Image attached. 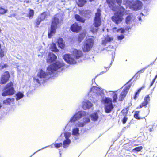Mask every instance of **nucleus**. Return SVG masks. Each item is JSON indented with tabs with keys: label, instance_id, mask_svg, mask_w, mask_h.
<instances>
[{
	"label": "nucleus",
	"instance_id": "1a4fd4ad",
	"mask_svg": "<svg viewBox=\"0 0 157 157\" xmlns=\"http://www.w3.org/2000/svg\"><path fill=\"white\" fill-rule=\"evenodd\" d=\"M102 101L105 104V112L107 113L111 112L113 108L111 99L109 98H105L103 99Z\"/></svg>",
	"mask_w": 157,
	"mask_h": 157
},
{
	"label": "nucleus",
	"instance_id": "f8f14e48",
	"mask_svg": "<svg viewBox=\"0 0 157 157\" xmlns=\"http://www.w3.org/2000/svg\"><path fill=\"white\" fill-rule=\"evenodd\" d=\"M63 134H64L65 139L63 141V147L64 148H67L68 147L71 142V140L69 139L71 136V133L70 132H65L62 133L61 136Z\"/></svg>",
	"mask_w": 157,
	"mask_h": 157
},
{
	"label": "nucleus",
	"instance_id": "c85d7f7f",
	"mask_svg": "<svg viewBox=\"0 0 157 157\" xmlns=\"http://www.w3.org/2000/svg\"><path fill=\"white\" fill-rule=\"evenodd\" d=\"M85 34L84 33H80L78 37V41L81 42L85 36Z\"/></svg>",
	"mask_w": 157,
	"mask_h": 157
},
{
	"label": "nucleus",
	"instance_id": "37998d69",
	"mask_svg": "<svg viewBox=\"0 0 157 157\" xmlns=\"http://www.w3.org/2000/svg\"><path fill=\"white\" fill-rule=\"evenodd\" d=\"M84 13L86 14V15H89L90 16L91 14V12L90 10H87L84 11Z\"/></svg>",
	"mask_w": 157,
	"mask_h": 157
},
{
	"label": "nucleus",
	"instance_id": "5701e85b",
	"mask_svg": "<svg viewBox=\"0 0 157 157\" xmlns=\"http://www.w3.org/2000/svg\"><path fill=\"white\" fill-rule=\"evenodd\" d=\"M58 44L59 47L61 49H63L65 47V44L63 39L59 38L58 40Z\"/></svg>",
	"mask_w": 157,
	"mask_h": 157
},
{
	"label": "nucleus",
	"instance_id": "e433bc0d",
	"mask_svg": "<svg viewBox=\"0 0 157 157\" xmlns=\"http://www.w3.org/2000/svg\"><path fill=\"white\" fill-rule=\"evenodd\" d=\"M132 1H131L129 0H124V4L128 5L129 7L131 6V3H132Z\"/></svg>",
	"mask_w": 157,
	"mask_h": 157
},
{
	"label": "nucleus",
	"instance_id": "a211bd4d",
	"mask_svg": "<svg viewBox=\"0 0 157 157\" xmlns=\"http://www.w3.org/2000/svg\"><path fill=\"white\" fill-rule=\"evenodd\" d=\"M81 27L76 23L72 24L71 27V30L74 32H78L81 30Z\"/></svg>",
	"mask_w": 157,
	"mask_h": 157
},
{
	"label": "nucleus",
	"instance_id": "cd10ccee",
	"mask_svg": "<svg viewBox=\"0 0 157 157\" xmlns=\"http://www.w3.org/2000/svg\"><path fill=\"white\" fill-rule=\"evenodd\" d=\"M14 100V98H8L4 100L3 102L5 104H10L11 102H13Z\"/></svg>",
	"mask_w": 157,
	"mask_h": 157
},
{
	"label": "nucleus",
	"instance_id": "f704fd0d",
	"mask_svg": "<svg viewBox=\"0 0 157 157\" xmlns=\"http://www.w3.org/2000/svg\"><path fill=\"white\" fill-rule=\"evenodd\" d=\"M140 74L138 72L136 74L134 75V76L133 77V78H132L128 82V83L129 82L132 80V79L133 78L134 79V80H136L137 79H138L140 77Z\"/></svg>",
	"mask_w": 157,
	"mask_h": 157
},
{
	"label": "nucleus",
	"instance_id": "7c9ffc66",
	"mask_svg": "<svg viewBox=\"0 0 157 157\" xmlns=\"http://www.w3.org/2000/svg\"><path fill=\"white\" fill-rule=\"evenodd\" d=\"M51 50L52 51L57 52L58 51L56 44H52L51 45Z\"/></svg>",
	"mask_w": 157,
	"mask_h": 157
},
{
	"label": "nucleus",
	"instance_id": "bb28decb",
	"mask_svg": "<svg viewBox=\"0 0 157 157\" xmlns=\"http://www.w3.org/2000/svg\"><path fill=\"white\" fill-rule=\"evenodd\" d=\"M86 2V0H78V2L77 4L79 7H82Z\"/></svg>",
	"mask_w": 157,
	"mask_h": 157
},
{
	"label": "nucleus",
	"instance_id": "49530a36",
	"mask_svg": "<svg viewBox=\"0 0 157 157\" xmlns=\"http://www.w3.org/2000/svg\"><path fill=\"white\" fill-rule=\"evenodd\" d=\"M128 118L126 117L125 116H125L124 117V118H123L122 120V122L124 124L126 123L127 120Z\"/></svg>",
	"mask_w": 157,
	"mask_h": 157
},
{
	"label": "nucleus",
	"instance_id": "4468645a",
	"mask_svg": "<svg viewBox=\"0 0 157 157\" xmlns=\"http://www.w3.org/2000/svg\"><path fill=\"white\" fill-rule=\"evenodd\" d=\"M128 83L126 84L124 86V88L120 96L119 100L120 101H122L124 99L130 88L131 85H128Z\"/></svg>",
	"mask_w": 157,
	"mask_h": 157
},
{
	"label": "nucleus",
	"instance_id": "58836bf2",
	"mask_svg": "<svg viewBox=\"0 0 157 157\" xmlns=\"http://www.w3.org/2000/svg\"><path fill=\"white\" fill-rule=\"evenodd\" d=\"M139 112L136 111L135 112L134 114V117L135 118L137 119H140L141 118L139 117Z\"/></svg>",
	"mask_w": 157,
	"mask_h": 157
},
{
	"label": "nucleus",
	"instance_id": "412c9836",
	"mask_svg": "<svg viewBox=\"0 0 157 157\" xmlns=\"http://www.w3.org/2000/svg\"><path fill=\"white\" fill-rule=\"evenodd\" d=\"M113 38L110 37L109 36H107L105 38V40H102V45H105L108 43L112 41Z\"/></svg>",
	"mask_w": 157,
	"mask_h": 157
},
{
	"label": "nucleus",
	"instance_id": "473e14b6",
	"mask_svg": "<svg viewBox=\"0 0 157 157\" xmlns=\"http://www.w3.org/2000/svg\"><path fill=\"white\" fill-rule=\"evenodd\" d=\"M7 9H4L2 7H0V14L2 15L4 14L7 13Z\"/></svg>",
	"mask_w": 157,
	"mask_h": 157
},
{
	"label": "nucleus",
	"instance_id": "9b49d317",
	"mask_svg": "<svg viewBox=\"0 0 157 157\" xmlns=\"http://www.w3.org/2000/svg\"><path fill=\"white\" fill-rule=\"evenodd\" d=\"M101 10L100 9H97V12L95 13L93 23L94 25L96 27L99 26L101 24Z\"/></svg>",
	"mask_w": 157,
	"mask_h": 157
},
{
	"label": "nucleus",
	"instance_id": "ddd939ff",
	"mask_svg": "<svg viewBox=\"0 0 157 157\" xmlns=\"http://www.w3.org/2000/svg\"><path fill=\"white\" fill-rule=\"evenodd\" d=\"M142 5V2L140 1L136 0L135 1H133L130 8L132 9L135 10H138L141 8Z\"/></svg>",
	"mask_w": 157,
	"mask_h": 157
},
{
	"label": "nucleus",
	"instance_id": "de8ad7c7",
	"mask_svg": "<svg viewBox=\"0 0 157 157\" xmlns=\"http://www.w3.org/2000/svg\"><path fill=\"white\" fill-rule=\"evenodd\" d=\"M147 68V67H145L144 68L140 70L138 72L140 74L141 73H143L144 71L146 69V68Z\"/></svg>",
	"mask_w": 157,
	"mask_h": 157
},
{
	"label": "nucleus",
	"instance_id": "f03ea898",
	"mask_svg": "<svg viewBox=\"0 0 157 157\" xmlns=\"http://www.w3.org/2000/svg\"><path fill=\"white\" fill-rule=\"evenodd\" d=\"M73 54L70 55L66 54L63 56L64 60L70 64H75L76 63V59L81 57L82 55V52L76 49H74Z\"/></svg>",
	"mask_w": 157,
	"mask_h": 157
},
{
	"label": "nucleus",
	"instance_id": "c756f323",
	"mask_svg": "<svg viewBox=\"0 0 157 157\" xmlns=\"http://www.w3.org/2000/svg\"><path fill=\"white\" fill-rule=\"evenodd\" d=\"M117 91H116L117 92ZM113 102H116L117 98V95L116 93V92H113Z\"/></svg>",
	"mask_w": 157,
	"mask_h": 157
},
{
	"label": "nucleus",
	"instance_id": "72a5a7b5",
	"mask_svg": "<svg viewBox=\"0 0 157 157\" xmlns=\"http://www.w3.org/2000/svg\"><path fill=\"white\" fill-rule=\"evenodd\" d=\"M142 89V88H140L135 93V96L134 97V98L135 100H136L137 98V97L138 96L139 94L141 91Z\"/></svg>",
	"mask_w": 157,
	"mask_h": 157
},
{
	"label": "nucleus",
	"instance_id": "aec40b11",
	"mask_svg": "<svg viewBox=\"0 0 157 157\" xmlns=\"http://www.w3.org/2000/svg\"><path fill=\"white\" fill-rule=\"evenodd\" d=\"M150 101V97L149 95L146 96L144 98V101L140 105V108H142L143 107L145 106L148 103V102Z\"/></svg>",
	"mask_w": 157,
	"mask_h": 157
},
{
	"label": "nucleus",
	"instance_id": "052dcab7",
	"mask_svg": "<svg viewBox=\"0 0 157 157\" xmlns=\"http://www.w3.org/2000/svg\"><path fill=\"white\" fill-rule=\"evenodd\" d=\"M140 15H142V16H143V15H144L143 14V13H141L140 14Z\"/></svg>",
	"mask_w": 157,
	"mask_h": 157
},
{
	"label": "nucleus",
	"instance_id": "a19ab883",
	"mask_svg": "<svg viewBox=\"0 0 157 157\" xmlns=\"http://www.w3.org/2000/svg\"><path fill=\"white\" fill-rule=\"evenodd\" d=\"M42 21V20L39 17L36 20V25L37 27Z\"/></svg>",
	"mask_w": 157,
	"mask_h": 157
},
{
	"label": "nucleus",
	"instance_id": "9d476101",
	"mask_svg": "<svg viewBox=\"0 0 157 157\" xmlns=\"http://www.w3.org/2000/svg\"><path fill=\"white\" fill-rule=\"evenodd\" d=\"M94 43V39L88 38L86 39L84 44L83 49L84 52H88L92 47Z\"/></svg>",
	"mask_w": 157,
	"mask_h": 157
},
{
	"label": "nucleus",
	"instance_id": "a878e982",
	"mask_svg": "<svg viewBox=\"0 0 157 157\" xmlns=\"http://www.w3.org/2000/svg\"><path fill=\"white\" fill-rule=\"evenodd\" d=\"M75 17L77 21L82 23H84L85 21V19L81 17L79 15H75Z\"/></svg>",
	"mask_w": 157,
	"mask_h": 157
},
{
	"label": "nucleus",
	"instance_id": "7ed1b4c3",
	"mask_svg": "<svg viewBox=\"0 0 157 157\" xmlns=\"http://www.w3.org/2000/svg\"><path fill=\"white\" fill-rule=\"evenodd\" d=\"M116 2L119 6V10L115 13L114 16L111 17V20L113 22L117 24H118L121 23L123 19V17L125 9L123 6H120L122 3V0H116Z\"/></svg>",
	"mask_w": 157,
	"mask_h": 157
},
{
	"label": "nucleus",
	"instance_id": "dca6fc26",
	"mask_svg": "<svg viewBox=\"0 0 157 157\" xmlns=\"http://www.w3.org/2000/svg\"><path fill=\"white\" fill-rule=\"evenodd\" d=\"M82 104V107L84 110L89 109L92 108L93 109V104L88 100H86L84 101L83 102Z\"/></svg>",
	"mask_w": 157,
	"mask_h": 157
},
{
	"label": "nucleus",
	"instance_id": "c03bdc74",
	"mask_svg": "<svg viewBox=\"0 0 157 157\" xmlns=\"http://www.w3.org/2000/svg\"><path fill=\"white\" fill-rule=\"evenodd\" d=\"M63 145V144L62 143H56L54 145L55 147L56 148H59Z\"/></svg>",
	"mask_w": 157,
	"mask_h": 157
},
{
	"label": "nucleus",
	"instance_id": "20e7f679",
	"mask_svg": "<svg viewBox=\"0 0 157 157\" xmlns=\"http://www.w3.org/2000/svg\"><path fill=\"white\" fill-rule=\"evenodd\" d=\"M103 91L101 89L93 86L88 93L89 99L94 102L97 98H102L104 96Z\"/></svg>",
	"mask_w": 157,
	"mask_h": 157
},
{
	"label": "nucleus",
	"instance_id": "4c0bfd02",
	"mask_svg": "<svg viewBox=\"0 0 157 157\" xmlns=\"http://www.w3.org/2000/svg\"><path fill=\"white\" fill-rule=\"evenodd\" d=\"M114 57H113V54H112V60L111 61V63L110 64V66H109V67H105V69H108L107 70H106V71H105V72H104V71H102V72H101L100 73L101 74H103V73H104L105 72H106L107 71V70L109 69V68L110 67V66H111V65H112V62H113V60H114Z\"/></svg>",
	"mask_w": 157,
	"mask_h": 157
},
{
	"label": "nucleus",
	"instance_id": "5fc2aeb1",
	"mask_svg": "<svg viewBox=\"0 0 157 157\" xmlns=\"http://www.w3.org/2000/svg\"><path fill=\"white\" fill-rule=\"evenodd\" d=\"M138 18L139 21H141V17L138 16Z\"/></svg>",
	"mask_w": 157,
	"mask_h": 157
},
{
	"label": "nucleus",
	"instance_id": "0eeeda50",
	"mask_svg": "<svg viewBox=\"0 0 157 157\" xmlns=\"http://www.w3.org/2000/svg\"><path fill=\"white\" fill-rule=\"evenodd\" d=\"M90 118L88 117H85L82 120H81L77 122L75 124V126L76 127H75L72 129V134L73 135H79V128L77 127H83L87 123L90 122Z\"/></svg>",
	"mask_w": 157,
	"mask_h": 157
},
{
	"label": "nucleus",
	"instance_id": "09e8293b",
	"mask_svg": "<svg viewBox=\"0 0 157 157\" xmlns=\"http://www.w3.org/2000/svg\"><path fill=\"white\" fill-rule=\"evenodd\" d=\"M0 54L1 57H3L4 56V51L2 50H1L0 51Z\"/></svg>",
	"mask_w": 157,
	"mask_h": 157
},
{
	"label": "nucleus",
	"instance_id": "680f3d73",
	"mask_svg": "<svg viewBox=\"0 0 157 157\" xmlns=\"http://www.w3.org/2000/svg\"><path fill=\"white\" fill-rule=\"evenodd\" d=\"M90 1H94V0H90Z\"/></svg>",
	"mask_w": 157,
	"mask_h": 157
},
{
	"label": "nucleus",
	"instance_id": "bf43d9fd",
	"mask_svg": "<svg viewBox=\"0 0 157 157\" xmlns=\"http://www.w3.org/2000/svg\"><path fill=\"white\" fill-rule=\"evenodd\" d=\"M125 111V110H122V112L123 113H124Z\"/></svg>",
	"mask_w": 157,
	"mask_h": 157
},
{
	"label": "nucleus",
	"instance_id": "2f4dec72",
	"mask_svg": "<svg viewBox=\"0 0 157 157\" xmlns=\"http://www.w3.org/2000/svg\"><path fill=\"white\" fill-rule=\"evenodd\" d=\"M34 11L30 9V10L29 11V12L28 17H29V19H31L33 17V15H34Z\"/></svg>",
	"mask_w": 157,
	"mask_h": 157
},
{
	"label": "nucleus",
	"instance_id": "6e6552de",
	"mask_svg": "<svg viewBox=\"0 0 157 157\" xmlns=\"http://www.w3.org/2000/svg\"><path fill=\"white\" fill-rule=\"evenodd\" d=\"M2 95L5 96L12 95L14 94L15 90L13 87V84L12 82L7 84L3 90Z\"/></svg>",
	"mask_w": 157,
	"mask_h": 157
},
{
	"label": "nucleus",
	"instance_id": "39448f33",
	"mask_svg": "<svg viewBox=\"0 0 157 157\" xmlns=\"http://www.w3.org/2000/svg\"><path fill=\"white\" fill-rule=\"evenodd\" d=\"M86 115V112L84 111H79L75 113L70 119L67 124L65 126V128L69 127L72 126L75 123L77 120H79L82 117L85 116Z\"/></svg>",
	"mask_w": 157,
	"mask_h": 157
},
{
	"label": "nucleus",
	"instance_id": "79ce46f5",
	"mask_svg": "<svg viewBox=\"0 0 157 157\" xmlns=\"http://www.w3.org/2000/svg\"><path fill=\"white\" fill-rule=\"evenodd\" d=\"M124 38V36L123 34H121L120 35L118 36H117V38L119 40H121Z\"/></svg>",
	"mask_w": 157,
	"mask_h": 157
},
{
	"label": "nucleus",
	"instance_id": "6e6d98bb",
	"mask_svg": "<svg viewBox=\"0 0 157 157\" xmlns=\"http://www.w3.org/2000/svg\"><path fill=\"white\" fill-rule=\"evenodd\" d=\"M130 28L129 27H127L125 28V30H129V29Z\"/></svg>",
	"mask_w": 157,
	"mask_h": 157
},
{
	"label": "nucleus",
	"instance_id": "f3484780",
	"mask_svg": "<svg viewBox=\"0 0 157 157\" xmlns=\"http://www.w3.org/2000/svg\"><path fill=\"white\" fill-rule=\"evenodd\" d=\"M106 2L112 10L116 11L118 9L115 4V0H106Z\"/></svg>",
	"mask_w": 157,
	"mask_h": 157
},
{
	"label": "nucleus",
	"instance_id": "2eb2a0df",
	"mask_svg": "<svg viewBox=\"0 0 157 157\" xmlns=\"http://www.w3.org/2000/svg\"><path fill=\"white\" fill-rule=\"evenodd\" d=\"M10 77V75L8 71L5 72L2 75L1 78V84H3L6 83L9 80Z\"/></svg>",
	"mask_w": 157,
	"mask_h": 157
},
{
	"label": "nucleus",
	"instance_id": "c9c22d12",
	"mask_svg": "<svg viewBox=\"0 0 157 157\" xmlns=\"http://www.w3.org/2000/svg\"><path fill=\"white\" fill-rule=\"evenodd\" d=\"M131 19V17L129 16H128L126 18L125 22L127 24H130Z\"/></svg>",
	"mask_w": 157,
	"mask_h": 157
},
{
	"label": "nucleus",
	"instance_id": "f257e3e1",
	"mask_svg": "<svg viewBox=\"0 0 157 157\" xmlns=\"http://www.w3.org/2000/svg\"><path fill=\"white\" fill-rule=\"evenodd\" d=\"M64 66L63 62L57 61L47 67L46 72L41 70L38 72L37 76L34 78V82L39 84L43 83L57 72L61 71Z\"/></svg>",
	"mask_w": 157,
	"mask_h": 157
},
{
	"label": "nucleus",
	"instance_id": "4be33fe9",
	"mask_svg": "<svg viewBox=\"0 0 157 157\" xmlns=\"http://www.w3.org/2000/svg\"><path fill=\"white\" fill-rule=\"evenodd\" d=\"M90 116L91 119L94 121H97L99 117V116L96 112H94L90 114Z\"/></svg>",
	"mask_w": 157,
	"mask_h": 157
},
{
	"label": "nucleus",
	"instance_id": "603ef678",
	"mask_svg": "<svg viewBox=\"0 0 157 157\" xmlns=\"http://www.w3.org/2000/svg\"><path fill=\"white\" fill-rule=\"evenodd\" d=\"M97 31V29H91V31L93 33H94L96 32Z\"/></svg>",
	"mask_w": 157,
	"mask_h": 157
},
{
	"label": "nucleus",
	"instance_id": "393cba45",
	"mask_svg": "<svg viewBox=\"0 0 157 157\" xmlns=\"http://www.w3.org/2000/svg\"><path fill=\"white\" fill-rule=\"evenodd\" d=\"M24 96V95L23 93L19 92H17L16 94V99L17 101L22 98Z\"/></svg>",
	"mask_w": 157,
	"mask_h": 157
},
{
	"label": "nucleus",
	"instance_id": "a18cd8bd",
	"mask_svg": "<svg viewBox=\"0 0 157 157\" xmlns=\"http://www.w3.org/2000/svg\"><path fill=\"white\" fill-rule=\"evenodd\" d=\"M117 32H120L121 33H123L125 32V29L123 28H121L117 30Z\"/></svg>",
	"mask_w": 157,
	"mask_h": 157
},
{
	"label": "nucleus",
	"instance_id": "13d9d810",
	"mask_svg": "<svg viewBox=\"0 0 157 157\" xmlns=\"http://www.w3.org/2000/svg\"><path fill=\"white\" fill-rule=\"evenodd\" d=\"M144 1H147V2H150L151 1V0H143Z\"/></svg>",
	"mask_w": 157,
	"mask_h": 157
},
{
	"label": "nucleus",
	"instance_id": "ea45409f",
	"mask_svg": "<svg viewBox=\"0 0 157 157\" xmlns=\"http://www.w3.org/2000/svg\"><path fill=\"white\" fill-rule=\"evenodd\" d=\"M142 148L143 147L142 146H141L136 147L133 149V150L139 151H140Z\"/></svg>",
	"mask_w": 157,
	"mask_h": 157
},
{
	"label": "nucleus",
	"instance_id": "b1692460",
	"mask_svg": "<svg viewBox=\"0 0 157 157\" xmlns=\"http://www.w3.org/2000/svg\"><path fill=\"white\" fill-rule=\"evenodd\" d=\"M48 13L46 12H44L42 13L39 17L43 21L47 19L48 16Z\"/></svg>",
	"mask_w": 157,
	"mask_h": 157
},
{
	"label": "nucleus",
	"instance_id": "6ab92c4d",
	"mask_svg": "<svg viewBox=\"0 0 157 157\" xmlns=\"http://www.w3.org/2000/svg\"><path fill=\"white\" fill-rule=\"evenodd\" d=\"M57 59L56 56L52 53H50L47 59V62L51 63L55 61Z\"/></svg>",
	"mask_w": 157,
	"mask_h": 157
},
{
	"label": "nucleus",
	"instance_id": "4d7b16f0",
	"mask_svg": "<svg viewBox=\"0 0 157 157\" xmlns=\"http://www.w3.org/2000/svg\"><path fill=\"white\" fill-rule=\"evenodd\" d=\"M149 131L150 132L152 131V128H150L149 129Z\"/></svg>",
	"mask_w": 157,
	"mask_h": 157
},
{
	"label": "nucleus",
	"instance_id": "864d4df0",
	"mask_svg": "<svg viewBox=\"0 0 157 157\" xmlns=\"http://www.w3.org/2000/svg\"><path fill=\"white\" fill-rule=\"evenodd\" d=\"M92 84H93V82H94L95 84V78H94L93 79H92Z\"/></svg>",
	"mask_w": 157,
	"mask_h": 157
},
{
	"label": "nucleus",
	"instance_id": "423d86ee",
	"mask_svg": "<svg viewBox=\"0 0 157 157\" xmlns=\"http://www.w3.org/2000/svg\"><path fill=\"white\" fill-rule=\"evenodd\" d=\"M60 17L59 15H55L52 19L51 25V29L48 32V37L50 38L54 34L56 31L57 26L59 25L61 22Z\"/></svg>",
	"mask_w": 157,
	"mask_h": 157
},
{
	"label": "nucleus",
	"instance_id": "8fccbe9b",
	"mask_svg": "<svg viewBox=\"0 0 157 157\" xmlns=\"http://www.w3.org/2000/svg\"><path fill=\"white\" fill-rule=\"evenodd\" d=\"M8 66V65L7 64H5L3 65L2 66V68L3 69L5 68H6Z\"/></svg>",
	"mask_w": 157,
	"mask_h": 157
},
{
	"label": "nucleus",
	"instance_id": "3c124183",
	"mask_svg": "<svg viewBox=\"0 0 157 157\" xmlns=\"http://www.w3.org/2000/svg\"><path fill=\"white\" fill-rule=\"evenodd\" d=\"M16 15V13L10 15L9 16H8V17H15Z\"/></svg>",
	"mask_w": 157,
	"mask_h": 157
}]
</instances>
